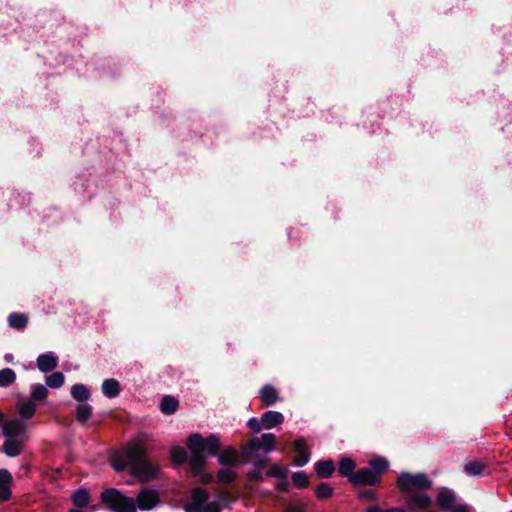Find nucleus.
<instances>
[{
	"mask_svg": "<svg viewBox=\"0 0 512 512\" xmlns=\"http://www.w3.org/2000/svg\"><path fill=\"white\" fill-rule=\"evenodd\" d=\"M451 512H468V507L465 505H452V508H449Z\"/></svg>",
	"mask_w": 512,
	"mask_h": 512,
	"instance_id": "nucleus-43",
	"label": "nucleus"
},
{
	"mask_svg": "<svg viewBox=\"0 0 512 512\" xmlns=\"http://www.w3.org/2000/svg\"><path fill=\"white\" fill-rule=\"evenodd\" d=\"M397 485L403 491H424L430 487L431 481L423 473H402L398 477Z\"/></svg>",
	"mask_w": 512,
	"mask_h": 512,
	"instance_id": "nucleus-5",
	"label": "nucleus"
},
{
	"mask_svg": "<svg viewBox=\"0 0 512 512\" xmlns=\"http://www.w3.org/2000/svg\"><path fill=\"white\" fill-rule=\"evenodd\" d=\"M378 480L376 473L367 468L359 470L350 477V481L356 485H374Z\"/></svg>",
	"mask_w": 512,
	"mask_h": 512,
	"instance_id": "nucleus-8",
	"label": "nucleus"
},
{
	"mask_svg": "<svg viewBox=\"0 0 512 512\" xmlns=\"http://www.w3.org/2000/svg\"><path fill=\"white\" fill-rule=\"evenodd\" d=\"M4 420V415L0 412V424L3 422Z\"/></svg>",
	"mask_w": 512,
	"mask_h": 512,
	"instance_id": "nucleus-48",
	"label": "nucleus"
},
{
	"mask_svg": "<svg viewBox=\"0 0 512 512\" xmlns=\"http://www.w3.org/2000/svg\"><path fill=\"white\" fill-rule=\"evenodd\" d=\"M359 498L364 501H373L377 499V495L371 490H366L359 493Z\"/></svg>",
	"mask_w": 512,
	"mask_h": 512,
	"instance_id": "nucleus-40",
	"label": "nucleus"
},
{
	"mask_svg": "<svg viewBox=\"0 0 512 512\" xmlns=\"http://www.w3.org/2000/svg\"><path fill=\"white\" fill-rule=\"evenodd\" d=\"M11 474L5 470H0V501H7L11 497L10 483Z\"/></svg>",
	"mask_w": 512,
	"mask_h": 512,
	"instance_id": "nucleus-13",
	"label": "nucleus"
},
{
	"mask_svg": "<svg viewBox=\"0 0 512 512\" xmlns=\"http://www.w3.org/2000/svg\"><path fill=\"white\" fill-rule=\"evenodd\" d=\"M58 357L53 352L41 354L37 358V367L41 372H49L57 367Z\"/></svg>",
	"mask_w": 512,
	"mask_h": 512,
	"instance_id": "nucleus-9",
	"label": "nucleus"
},
{
	"mask_svg": "<svg viewBox=\"0 0 512 512\" xmlns=\"http://www.w3.org/2000/svg\"><path fill=\"white\" fill-rule=\"evenodd\" d=\"M294 449L297 453V456L295 458V464L297 466H304L308 463L310 458V453L308 451L306 442L303 438L297 439L294 442Z\"/></svg>",
	"mask_w": 512,
	"mask_h": 512,
	"instance_id": "nucleus-11",
	"label": "nucleus"
},
{
	"mask_svg": "<svg viewBox=\"0 0 512 512\" xmlns=\"http://www.w3.org/2000/svg\"><path fill=\"white\" fill-rule=\"evenodd\" d=\"M71 395L74 399L85 402L88 400L90 393L83 384H76L71 388Z\"/></svg>",
	"mask_w": 512,
	"mask_h": 512,
	"instance_id": "nucleus-22",
	"label": "nucleus"
},
{
	"mask_svg": "<svg viewBox=\"0 0 512 512\" xmlns=\"http://www.w3.org/2000/svg\"><path fill=\"white\" fill-rule=\"evenodd\" d=\"M2 424V433L6 438H24L26 432V424L23 420L10 419Z\"/></svg>",
	"mask_w": 512,
	"mask_h": 512,
	"instance_id": "nucleus-6",
	"label": "nucleus"
},
{
	"mask_svg": "<svg viewBox=\"0 0 512 512\" xmlns=\"http://www.w3.org/2000/svg\"><path fill=\"white\" fill-rule=\"evenodd\" d=\"M286 512H303V509L299 506L289 505L286 509Z\"/></svg>",
	"mask_w": 512,
	"mask_h": 512,
	"instance_id": "nucleus-45",
	"label": "nucleus"
},
{
	"mask_svg": "<svg viewBox=\"0 0 512 512\" xmlns=\"http://www.w3.org/2000/svg\"><path fill=\"white\" fill-rule=\"evenodd\" d=\"M209 493L203 488H195L191 491L190 499L184 505L185 512H220L222 501L214 499L209 501Z\"/></svg>",
	"mask_w": 512,
	"mask_h": 512,
	"instance_id": "nucleus-3",
	"label": "nucleus"
},
{
	"mask_svg": "<svg viewBox=\"0 0 512 512\" xmlns=\"http://www.w3.org/2000/svg\"><path fill=\"white\" fill-rule=\"evenodd\" d=\"M430 504L431 499L422 493L414 494L407 500V505L411 510L427 508Z\"/></svg>",
	"mask_w": 512,
	"mask_h": 512,
	"instance_id": "nucleus-14",
	"label": "nucleus"
},
{
	"mask_svg": "<svg viewBox=\"0 0 512 512\" xmlns=\"http://www.w3.org/2000/svg\"><path fill=\"white\" fill-rule=\"evenodd\" d=\"M187 447L191 452V464L194 468H201L205 461L206 455H214L220 448V442L217 436L210 435L203 438L200 434L195 433L189 436Z\"/></svg>",
	"mask_w": 512,
	"mask_h": 512,
	"instance_id": "nucleus-2",
	"label": "nucleus"
},
{
	"mask_svg": "<svg viewBox=\"0 0 512 512\" xmlns=\"http://www.w3.org/2000/svg\"><path fill=\"white\" fill-rule=\"evenodd\" d=\"M24 447V438H6L3 452L9 457L18 456Z\"/></svg>",
	"mask_w": 512,
	"mask_h": 512,
	"instance_id": "nucleus-10",
	"label": "nucleus"
},
{
	"mask_svg": "<svg viewBox=\"0 0 512 512\" xmlns=\"http://www.w3.org/2000/svg\"><path fill=\"white\" fill-rule=\"evenodd\" d=\"M365 512H405V511L402 509H399V508H391V509L383 510L379 506L373 505V506H369L365 510Z\"/></svg>",
	"mask_w": 512,
	"mask_h": 512,
	"instance_id": "nucleus-41",
	"label": "nucleus"
},
{
	"mask_svg": "<svg viewBox=\"0 0 512 512\" xmlns=\"http://www.w3.org/2000/svg\"><path fill=\"white\" fill-rule=\"evenodd\" d=\"M178 402L175 398L166 396L163 398L161 403V411L164 414H172L176 411Z\"/></svg>",
	"mask_w": 512,
	"mask_h": 512,
	"instance_id": "nucleus-28",
	"label": "nucleus"
},
{
	"mask_svg": "<svg viewBox=\"0 0 512 512\" xmlns=\"http://www.w3.org/2000/svg\"><path fill=\"white\" fill-rule=\"evenodd\" d=\"M72 501L77 507H85L90 502V496L86 489H78L72 495Z\"/></svg>",
	"mask_w": 512,
	"mask_h": 512,
	"instance_id": "nucleus-20",
	"label": "nucleus"
},
{
	"mask_svg": "<svg viewBox=\"0 0 512 512\" xmlns=\"http://www.w3.org/2000/svg\"><path fill=\"white\" fill-rule=\"evenodd\" d=\"M284 421V416L277 411H267L261 417L262 427L265 429L274 428Z\"/></svg>",
	"mask_w": 512,
	"mask_h": 512,
	"instance_id": "nucleus-12",
	"label": "nucleus"
},
{
	"mask_svg": "<svg viewBox=\"0 0 512 512\" xmlns=\"http://www.w3.org/2000/svg\"><path fill=\"white\" fill-rule=\"evenodd\" d=\"M218 461L224 466H236L238 461V452L234 448L228 447L219 454Z\"/></svg>",
	"mask_w": 512,
	"mask_h": 512,
	"instance_id": "nucleus-15",
	"label": "nucleus"
},
{
	"mask_svg": "<svg viewBox=\"0 0 512 512\" xmlns=\"http://www.w3.org/2000/svg\"><path fill=\"white\" fill-rule=\"evenodd\" d=\"M287 483L286 482H279L277 484L278 489H286Z\"/></svg>",
	"mask_w": 512,
	"mask_h": 512,
	"instance_id": "nucleus-47",
	"label": "nucleus"
},
{
	"mask_svg": "<svg viewBox=\"0 0 512 512\" xmlns=\"http://www.w3.org/2000/svg\"><path fill=\"white\" fill-rule=\"evenodd\" d=\"M248 426H249L252 430H254V431H256V432L260 431V430H261V428H263V427H262L261 420L259 421L257 418H251V419H249V421H248Z\"/></svg>",
	"mask_w": 512,
	"mask_h": 512,
	"instance_id": "nucleus-42",
	"label": "nucleus"
},
{
	"mask_svg": "<svg viewBox=\"0 0 512 512\" xmlns=\"http://www.w3.org/2000/svg\"><path fill=\"white\" fill-rule=\"evenodd\" d=\"M333 489L326 483H321L316 489V496L320 499L328 498L332 495Z\"/></svg>",
	"mask_w": 512,
	"mask_h": 512,
	"instance_id": "nucleus-36",
	"label": "nucleus"
},
{
	"mask_svg": "<svg viewBox=\"0 0 512 512\" xmlns=\"http://www.w3.org/2000/svg\"><path fill=\"white\" fill-rule=\"evenodd\" d=\"M27 317L21 313H12L8 318V323L12 328L22 329L27 324Z\"/></svg>",
	"mask_w": 512,
	"mask_h": 512,
	"instance_id": "nucleus-23",
	"label": "nucleus"
},
{
	"mask_svg": "<svg viewBox=\"0 0 512 512\" xmlns=\"http://www.w3.org/2000/svg\"><path fill=\"white\" fill-rule=\"evenodd\" d=\"M193 469H194V471H195V472H197V471H198V474H202V473H201V471H199V470H200V468H194V467H193Z\"/></svg>",
	"mask_w": 512,
	"mask_h": 512,
	"instance_id": "nucleus-49",
	"label": "nucleus"
},
{
	"mask_svg": "<svg viewBox=\"0 0 512 512\" xmlns=\"http://www.w3.org/2000/svg\"><path fill=\"white\" fill-rule=\"evenodd\" d=\"M262 448L261 438H252L244 447L243 454L246 458H251L252 454Z\"/></svg>",
	"mask_w": 512,
	"mask_h": 512,
	"instance_id": "nucleus-26",
	"label": "nucleus"
},
{
	"mask_svg": "<svg viewBox=\"0 0 512 512\" xmlns=\"http://www.w3.org/2000/svg\"><path fill=\"white\" fill-rule=\"evenodd\" d=\"M16 379L14 371L10 368L0 370V386L5 387L12 384Z\"/></svg>",
	"mask_w": 512,
	"mask_h": 512,
	"instance_id": "nucleus-29",
	"label": "nucleus"
},
{
	"mask_svg": "<svg viewBox=\"0 0 512 512\" xmlns=\"http://www.w3.org/2000/svg\"><path fill=\"white\" fill-rule=\"evenodd\" d=\"M92 414V407L87 403H82L77 407L76 419L79 422L85 423Z\"/></svg>",
	"mask_w": 512,
	"mask_h": 512,
	"instance_id": "nucleus-25",
	"label": "nucleus"
},
{
	"mask_svg": "<svg viewBox=\"0 0 512 512\" xmlns=\"http://www.w3.org/2000/svg\"><path fill=\"white\" fill-rule=\"evenodd\" d=\"M127 455L131 474L141 481L157 477L158 467L145 458L146 446L143 438H138L127 446Z\"/></svg>",
	"mask_w": 512,
	"mask_h": 512,
	"instance_id": "nucleus-1",
	"label": "nucleus"
},
{
	"mask_svg": "<svg viewBox=\"0 0 512 512\" xmlns=\"http://www.w3.org/2000/svg\"><path fill=\"white\" fill-rule=\"evenodd\" d=\"M102 391L108 398L116 397L120 392L119 382L115 379H107L102 384Z\"/></svg>",
	"mask_w": 512,
	"mask_h": 512,
	"instance_id": "nucleus-18",
	"label": "nucleus"
},
{
	"mask_svg": "<svg viewBox=\"0 0 512 512\" xmlns=\"http://www.w3.org/2000/svg\"><path fill=\"white\" fill-rule=\"evenodd\" d=\"M159 502V494L156 490L143 489L137 495V505L140 510H151Z\"/></svg>",
	"mask_w": 512,
	"mask_h": 512,
	"instance_id": "nucleus-7",
	"label": "nucleus"
},
{
	"mask_svg": "<svg viewBox=\"0 0 512 512\" xmlns=\"http://www.w3.org/2000/svg\"><path fill=\"white\" fill-rule=\"evenodd\" d=\"M233 467L234 466H226L218 472V479L220 482L228 483L235 478L236 474L233 470Z\"/></svg>",
	"mask_w": 512,
	"mask_h": 512,
	"instance_id": "nucleus-31",
	"label": "nucleus"
},
{
	"mask_svg": "<svg viewBox=\"0 0 512 512\" xmlns=\"http://www.w3.org/2000/svg\"><path fill=\"white\" fill-rule=\"evenodd\" d=\"M316 472L320 477L327 478L332 475L335 470L334 463L330 460L320 461L316 464Z\"/></svg>",
	"mask_w": 512,
	"mask_h": 512,
	"instance_id": "nucleus-19",
	"label": "nucleus"
},
{
	"mask_svg": "<svg viewBox=\"0 0 512 512\" xmlns=\"http://www.w3.org/2000/svg\"><path fill=\"white\" fill-rule=\"evenodd\" d=\"M17 411L21 416L22 420L31 418L36 410V405L30 400L22 399L17 403Z\"/></svg>",
	"mask_w": 512,
	"mask_h": 512,
	"instance_id": "nucleus-16",
	"label": "nucleus"
},
{
	"mask_svg": "<svg viewBox=\"0 0 512 512\" xmlns=\"http://www.w3.org/2000/svg\"><path fill=\"white\" fill-rule=\"evenodd\" d=\"M187 457L186 451L182 447H173L171 449V458L175 463H182Z\"/></svg>",
	"mask_w": 512,
	"mask_h": 512,
	"instance_id": "nucleus-35",
	"label": "nucleus"
},
{
	"mask_svg": "<svg viewBox=\"0 0 512 512\" xmlns=\"http://www.w3.org/2000/svg\"><path fill=\"white\" fill-rule=\"evenodd\" d=\"M250 478L255 479V480H261L262 476H261L260 472H254V473L250 474Z\"/></svg>",
	"mask_w": 512,
	"mask_h": 512,
	"instance_id": "nucleus-46",
	"label": "nucleus"
},
{
	"mask_svg": "<svg viewBox=\"0 0 512 512\" xmlns=\"http://www.w3.org/2000/svg\"><path fill=\"white\" fill-rule=\"evenodd\" d=\"M289 469L286 466H282L279 464H275L270 467V469L267 472V475L270 477L279 478L282 480H285L288 475Z\"/></svg>",
	"mask_w": 512,
	"mask_h": 512,
	"instance_id": "nucleus-27",
	"label": "nucleus"
},
{
	"mask_svg": "<svg viewBox=\"0 0 512 512\" xmlns=\"http://www.w3.org/2000/svg\"><path fill=\"white\" fill-rule=\"evenodd\" d=\"M454 501L455 495L452 491L445 489L439 492L437 503L442 509L448 510L449 508H452Z\"/></svg>",
	"mask_w": 512,
	"mask_h": 512,
	"instance_id": "nucleus-17",
	"label": "nucleus"
},
{
	"mask_svg": "<svg viewBox=\"0 0 512 512\" xmlns=\"http://www.w3.org/2000/svg\"><path fill=\"white\" fill-rule=\"evenodd\" d=\"M276 443V437L272 433H265L261 436V444L262 448L266 452H270L274 449V445Z\"/></svg>",
	"mask_w": 512,
	"mask_h": 512,
	"instance_id": "nucleus-33",
	"label": "nucleus"
},
{
	"mask_svg": "<svg viewBox=\"0 0 512 512\" xmlns=\"http://www.w3.org/2000/svg\"><path fill=\"white\" fill-rule=\"evenodd\" d=\"M292 481H293L294 485H296L299 488H304L309 483L307 475L302 471L295 472L292 475Z\"/></svg>",
	"mask_w": 512,
	"mask_h": 512,
	"instance_id": "nucleus-34",
	"label": "nucleus"
},
{
	"mask_svg": "<svg viewBox=\"0 0 512 512\" xmlns=\"http://www.w3.org/2000/svg\"><path fill=\"white\" fill-rule=\"evenodd\" d=\"M260 394H261L262 400L267 405H272V404H274L278 400V398H277V391L275 390L274 387H272L270 385L264 386L261 389Z\"/></svg>",
	"mask_w": 512,
	"mask_h": 512,
	"instance_id": "nucleus-21",
	"label": "nucleus"
},
{
	"mask_svg": "<svg viewBox=\"0 0 512 512\" xmlns=\"http://www.w3.org/2000/svg\"><path fill=\"white\" fill-rule=\"evenodd\" d=\"M483 469V465L480 462H471L464 467V471L470 475H480Z\"/></svg>",
	"mask_w": 512,
	"mask_h": 512,
	"instance_id": "nucleus-38",
	"label": "nucleus"
},
{
	"mask_svg": "<svg viewBox=\"0 0 512 512\" xmlns=\"http://www.w3.org/2000/svg\"><path fill=\"white\" fill-rule=\"evenodd\" d=\"M354 468H355L354 461L349 457H344L341 459V461L339 463L338 471L343 476H348V475L351 476L353 474L352 472H353Z\"/></svg>",
	"mask_w": 512,
	"mask_h": 512,
	"instance_id": "nucleus-24",
	"label": "nucleus"
},
{
	"mask_svg": "<svg viewBox=\"0 0 512 512\" xmlns=\"http://www.w3.org/2000/svg\"><path fill=\"white\" fill-rule=\"evenodd\" d=\"M46 384L50 388H59L64 384V375L61 372H54L46 378Z\"/></svg>",
	"mask_w": 512,
	"mask_h": 512,
	"instance_id": "nucleus-30",
	"label": "nucleus"
},
{
	"mask_svg": "<svg viewBox=\"0 0 512 512\" xmlns=\"http://www.w3.org/2000/svg\"><path fill=\"white\" fill-rule=\"evenodd\" d=\"M212 478H213V476L211 474L203 473V474H200L199 480L202 483H209L212 480Z\"/></svg>",
	"mask_w": 512,
	"mask_h": 512,
	"instance_id": "nucleus-44",
	"label": "nucleus"
},
{
	"mask_svg": "<svg viewBox=\"0 0 512 512\" xmlns=\"http://www.w3.org/2000/svg\"><path fill=\"white\" fill-rule=\"evenodd\" d=\"M102 502L113 512H137L134 499L110 488L101 493Z\"/></svg>",
	"mask_w": 512,
	"mask_h": 512,
	"instance_id": "nucleus-4",
	"label": "nucleus"
},
{
	"mask_svg": "<svg viewBox=\"0 0 512 512\" xmlns=\"http://www.w3.org/2000/svg\"><path fill=\"white\" fill-rule=\"evenodd\" d=\"M371 468L375 471L374 473L380 474L384 472L388 467V461L385 458L377 457L370 461Z\"/></svg>",
	"mask_w": 512,
	"mask_h": 512,
	"instance_id": "nucleus-32",
	"label": "nucleus"
},
{
	"mask_svg": "<svg viewBox=\"0 0 512 512\" xmlns=\"http://www.w3.org/2000/svg\"><path fill=\"white\" fill-rule=\"evenodd\" d=\"M48 394L47 388L42 384H37L33 387L31 395L34 399L42 400Z\"/></svg>",
	"mask_w": 512,
	"mask_h": 512,
	"instance_id": "nucleus-37",
	"label": "nucleus"
},
{
	"mask_svg": "<svg viewBox=\"0 0 512 512\" xmlns=\"http://www.w3.org/2000/svg\"><path fill=\"white\" fill-rule=\"evenodd\" d=\"M125 453H126V459L115 458L113 460V467L115 470L121 471L126 466H129V459H128L127 451Z\"/></svg>",
	"mask_w": 512,
	"mask_h": 512,
	"instance_id": "nucleus-39",
	"label": "nucleus"
}]
</instances>
